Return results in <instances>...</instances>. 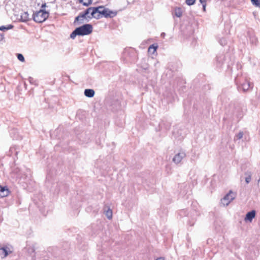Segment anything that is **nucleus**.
I'll use <instances>...</instances> for the list:
<instances>
[{"mask_svg": "<svg viewBox=\"0 0 260 260\" xmlns=\"http://www.w3.org/2000/svg\"><path fill=\"white\" fill-rule=\"evenodd\" d=\"M92 26L90 24H84L76 28L70 35V38L74 39L77 36H85L91 34L92 31Z\"/></svg>", "mask_w": 260, "mask_h": 260, "instance_id": "f257e3e1", "label": "nucleus"}, {"mask_svg": "<svg viewBox=\"0 0 260 260\" xmlns=\"http://www.w3.org/2000/svg\"><path fill=\"white\" fill-rule=\"evenodd\" d=\"M49 16V13L44 10H40L33 14V19L37 23L45 21Z\"/></svg>", "mask_w": 260, "mask_h": 260, "instance_id": "f03ea898", "label": "nucleus"}, {"mask_svg": "<svg viewBox=\"0 0 260 260\" xmlns=\"http://www.w3.org/2000/svg\"><path fill=\"white\" fill-rule=\"evenodd\" d=\"M236 197V193L230 190L223 199L221 200V203L224 206H227L229 204L233 201Z\"/></svg>", "mask_w": 260, "mask_h": 260, "instance_id": "7ed1b4c3", "label": "nucleus"}, {"mask_svg": "<svg viewBox=\"0 0 260 260\" xmlns=\"http://www.w3.org/2000/svg\"><path fill=\"white\" fill-rule=\"evenodd\" d=\"M94 9L93 11L91 12V16H88L89 18H94L96 19H99L101 15H103V13L102 11H105L106 8H104L103 6H100L98 7H93Z\"/></svg>", "mask_w": 260, "mask_h": 260, "instance_id": "20e7f679", "label": "nucleus"}, {"mask_svg": "<svg viewBox=\"0 0 260 260\" xmlns=\"http://www.w3.org/2000/svg\"><path fill=\"white\" fill-rule=\"evenodd\" d=\"M94 8L90 7L86 9L84 13L80 14L78 16L75 18V21H82L84 18H86V16L88 18V16H91V12L93 11Z\"/></svg>", "mask_w": 260, "mask_h": 260, "instance_id": "39448f33", "label": "nucleus"}, {"mask_svg": "<svg viewBox=\"0 0 260 260\" xmlns=\"http://www.w3.org/2000/svg\"><path fill=\"white\" fill-rule=\"evenodd\" d=\"M186 156V153L184 151H180L175 155L174 157L173 158V161L176 164H178L180 163L181 160Z\"/></svg>", "mask_w": 260, "mask_h": 260, "instance_id": "423d86ee", "label": "nucleus"}, {"mask_svg": "<svg viewBox=\"0 0 260 260\" xmlns=\"http://www.w3.org/2000/svg\"><path fill=\"white\" fill-rule=\"evenodd\" d=\"M0 251H2L4 254V257H7L9 254L12 253L13 248L11 245H6L0 248Z\"/></svg>", "mask_w": 260, "mask_h": 260, "instance_id": "0eeeda50", "label": "nucleus"}, {"mask_svg": "<svg viewBox=\"0 0 260 260\" xmlns=\"http://www.w3.org/2000/svg\"><path fill=\"white\" fill-rule=\"evenodd\" d=\"M255 214L256 212L255 210H252L250 212H247V214H246L244 220L245 221L251 222L252 219L255 217Z\"/></svg>", "mask_w": 260, "mask_h": 260, "instance_id": "6e6552de", "label": "nucleus"}, {"mask_svg": "<svg viewBox=\"0 0 260 260\" xmlns=\"http://www.w3.org/2000/svg\"><path fill=\"white\" fill-rule=\"evenodd\" d=\"M102 13H103V16H104V17L106 18H112L115 16L117 14V13L116 12L111 11L107 8L106 11H102Z\"/></svg>", "mask_w": 260, "mask_h": 260, "instance_id": "1a4fd4ad", "label": "nucleus"}, {"mask_svg": "<svg viewBox=\"0 0 260 260\" xmlns=\"http://www.w3.org/2000/svg\"><path fill=\"white\" fill-rule=\"evenodd\" d=\"M9 190L7 187L0 186V198L7 197L9 195Z\"/></svg>", "mask_w": 260, "mask_h": 260, "instance_id": "9d476101", "label": "nucleus"}, {"mask_svg": "<svg viewBox=\"0 0 260 260\" xmlns=\"http://www.w3.org/2000/svg\"><path fill=\"white\" fill-rule=\"evenodd\" d=\"M252 85L248 81H245L242 83L240 88L242 89L244 92L247 91L249 88H252Z\"/></svg>", "mask_w": 260, "mask_h": 260, "instance_id": "9b49d317", "label": "nucleus"}, {"mask_svg": "<svg viewBox=\"0 0 260 260\" xmlns=\"http://www.w3.org/2000/svg\"><path fill=\"white\" fill-rule=\"evenodd\" d=\"M94 91L92 89H86L84 90V94L88 98H92L94 95Z\"/></svg>", "mask_w": 260, "mask_h": 260, "instance_id": "f8f14e48", "label": "nucleus"}, {"mask_svg": "<svg viewBox=\"0 0 260 260\" xmlns=\"http://www.w3.org/2000/svg\"><path fill=\"white\" fill-rule=\"evenodd\" d=\"M20 17V20L22 22H26L29 20V14L27 12L22 13Z\"/></svg>", "mask_w": 260, "mask_h": 260, "instance_id": "ddd939ff", "label": "nucleus"}, {"mask_svg": "<svg viewBox=\"0 0 260 260\" xmlns=\"http://www.w3.org/2000/svg\"><path fill=\"white\" fill-rule=\"evenodd\" d=\"M174 14L176 17H180L182 14L181 9L180 8H176L174 10Z\"/></svg>", "mask_w": 260, "mask_h": 260, "instance_id": "4468645a", "label": "nucleus"}, {"mask_svg": "<svg viewBox=\"0 0 260 260\" xmlns=\"http://www.w3.org/2000/svg\"><path fill=\"white\" fill-rule=\"evenodd\" d=\"M14 26L12 24L8 25L7 26H0V30L6 31L11 29H12Z\"/></svg>", "mask_w": 260, "mask_h": 260, "instance_id": "2eb2a0df", "label": "nucleus"}, {"mask_svg": "<svg viewBox=\"0 0 260 260\" xmlns=\"http://www.w3.org/2000/svg\"><path fill=\"white\" fill-rule=\"evenodd\" d=\"M80 3H82L84 6H88L90 5L92 0H78Z\"/></svg>", "mask_w": 260, "mask_h": 260, "instance_id": "dca6fc26", "label": "nucleus"}, {"mask_svg": "<svg viewBox=\"0 0 260 260\" xmlns=\"http://www.w3.org/2000/svg\"><path fill=\"white\" fill-rule=\"evenodd\" d=\"M245 175H247V177L245 178V182L248 184L251 181V174L250 172H246Z\"/></svg>", "mask_w": 260, "mask_h": 260, "instance_id": "f3484780", "label": "nucleus"}, {"mask_svg": "<svg viewBox=\"0 0 260 260\" xmlns=\"http://www.w3.org/2000/svg\"><path fill=\"white\" fill-rule=\"evenodd\" d=\"M106 215L109 219H111L112 217V211L111 209H109L106 212Z\"/></svg>", "mask_w": 260, "mask_h": 260, "instance_id": "a211bd4d", "label": "nucleus"}, {"mask_svg": "<svg viewBox=\"0 0 260 260\" xmlns=\"http://www.w3.org/2000/svg\"><path fill=\"white\" fill-rule=\"evenodd\" d=\"M243 136V133L242 132H240L237 135H236L235 137V140H240L242 138Z\"/></svg>", "mask_w": 260, "mask_h": 260, "instance_id": "6ab92c4d", "label": "nucleus"}, {"mask_svg": "<svg viewBox=\"0 0 260 260\" xmlns=\"http://www.w3.org/2000/svg\"><path fill=\"white\" fill-rule=\"evenodd\" d=\"M157 48V46H154V45H151L148 48L149 52H151L152 51V53H154Z\"/></svg>", "mask_w": 260, "mask_h": 260, "instance_id": "aec40b11", "label": "nucleus"}, {"mask_svg": "<svg viewBox=\"0 0 260 260\" xmlns=\"http://www.w3.org/2000/svg\"><path fill=\"white\" fill-rule=\"evenodd\" d=\"M253 5L257 7H260V0H251Z\"/></svg>", "mask_w": 260, "mask_h": 260, "instance_id": "412c9836", "label": "nucleus"}, {"mask_svg": "<svg viewBox=\"0 0 260 260\" xmlns=\"http://www.w3.org/2000/svg\"><path fill=\"white\" fill-rule=\"evenodd\" d=\"M219 43L222 45V46H224L227 43V41L226 40V39H225L224 38H221V39H220L219 41Z\"/></svg>", "mask_w": 260, "mask_h": 260, "instance_id": "4be33fe9", "label": "nucleus"}, {"mask_svg": "<svg viewBox=\"0 0 260 260\" xmlns=\"http://www.w3.org/2000/svg\"><path fill=\"white\" fill-rule=\"evenodd\" d=\"M196 2V0H186L185 3L188 6L193 5Z\"/></svg>", "mask_w": 260, "mask_h": 260, "instance_id": "5701e85b", "label": "nucleus"}, {"mask_svg": "<svg viewBox=\"0 0 260 260\" xmlns=\"http://www.w3.org/2000/svg\"><path fill=\"white\" fill-rule=\"evenodd\" d=\"M200 3L203 5V11H206V0H200Z\"/></svg>", "mask_w": 260, "mask_h": 260, "instance_id": "b1692460", "label": "nucleus"}, {"mask_svg": "<svg viewBox=\"0 0 260 260\" xmlns=\"http://www.w3.org/2000/svg\"><path fill=\"white\" fill-rule=\"evenodd\" d=\"M17 58H18V59L20 61H22V62L24 61V56H23V55H22V54H18V55H17Z\"/></svg>", "mask_w": 260, "mask_h": 260, "instance_id": "393cba45", "label": "nucleus"}, {"mask_svg": "<svg viewBox=\"0 0 260 260\" xmlns=\"http://www.w3.org/2000/svg\"><path fill=\"white\" fill-rule=\"evenodd\" d=\"M4 38V35L3 34H0V40H3Z\"/></svg>", "mask_w": 260, "mask_h": 260, "instance_id": "a878e982", "label": "nucleus"}, {"mask_svg": "<svg viewBox=\"0 0 260 260\" xmlns=\"http://www.w3.org/2000/svg\"><path fill=\"white\" fill-rule=\"evenodd\" d=\"M156 260H165L164 257H160L159 258H157Z\"/></svg>", "mask_w": 260, "mask_h": 260, "instance_id": "bb28decb", "label": "nucleus"}, {"mask_svg": "<svg viewBox=\"0 0 260 260\" xmlns=\"http://www.w3.org/2000/svg\"><path fill=\"white\" fill-rule=\"evenodd\" d=\"M46 3H45V4H42V5L41 6V8H44L45 7H46Z\"/></svg>", "mask_w": 260, "mask_h": 260, "instance_id": "cd10ccee", "label": "nucleus"}, {"mask_svg": "<svg viewBox=\"0 0 260 260\" xmlns=\"http://www.w3.org/2000/svg\"><path fill=\"white\" fill-rule=\"evenodd\" d=\"M165 32H162L161 34V37L164 38V37H165Z\"/></svg>", "mask_w": 260, "mask_h": 260, "instance_id": "c85d7f7f", "label": "nucleus"}, {"mask_svg": "<svg viewBox=\"0 0 260 260\" xmlns=\"http://www.w3.org/2000/svg\"><path fill=\"white\" fill-rule=\"evenodd\" d=\"M31 80H32V79L31 78H30V80H29V81H30V82H31Z\"/></svg>", "mask_w": 260, "mask_h": 260, "instance_id": "c756f323", "label": "nucleus"}]
</instances>
